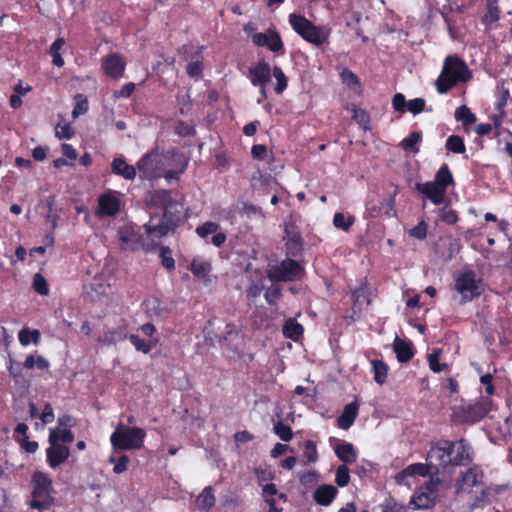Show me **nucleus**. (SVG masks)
I'll use <instances>...</instances> for the list:
<instances>
[{"label": "nucleus", "mask_w": 512, "mask_h": 512, "mask_svg": "<svg viewBox=\"0 0 512 512\" xmlns=\"http://www.w3.org/2000/svg\"><path fill=\"white\" fill-rule=\"evenodd\" d=\"M427 463H413L408 465L396 476L397 482H402L406 477H425L430 472H452L456 466H467L472 461L469 453V445L465 440L450 441L441 440L430 447L427 454Z\"/></svg>", "instance_id": "f257e3e1"}, {"label": "nucleus", "mask_w": 512, "mask_h": 512, "mask_svg": "<svg viewBox=\"0 0 512 512\" xmlns=\"http://www.w3.org/2000/svg\"><path fill=\"white\" fill-rule=\"evenodd\" d=\"M148 203L163 211L161 223L157 225L144 224L148 235H155L157 240L174 232L184 221L183 205L172 198L170 190L159 189L149 194Z\"/></svg>", "instance_id": "f03ea898"}, {"label": "nucleus", "mask_w": 512, "mask_h": 512, "mask_svg": "<svg viewBox=\"0 0 512 512\" xmlns=\"http://www.w3.org/2000/svg\"><path fill=\"white\" fill-rule=\"evenodd\" d=\"M472 79V72L466 62L458 55H449L444 59L442 70L435 86L439 94H446L460 83Z\"/></svg>", "instance_id": "7ed1b4c3"}, {"label": "nucleus", "mask_w": 512, "mask_h": 512, "mask_svg": "<svg viewBox=\"0 0 512 512\" xmlns=\"http://www.w3.org/2000/svg\"><path fill=\"white\" fill-rule=\"evenodd\" d=\"M455 185L454 177L448 164L443 163L435 174L434 181L417 183L415 189L425 195L434 205L444 202L449 186Z\"/></svg>", "instance_id": "20e7f679"}, {"label": "nucleus", "mask_w": 512, "mask_h": 512, "mask_svg": "<svg viewBox=\"0 0 512 512\" xmlns=\"http://www.w3.org/2000/svg\"><path fill=\"white\" fill-rule=\"evenodd\" d=\"M146 432L136 426L119 425L110 436L114 451L137 450L143 447Z\"/></svg>", "instance_id": "39448f33"}, {"label": "nucleus", "mask_w": 512, "mask_h": 512, "mask_svg": "<svg viewBox=\"0 0 512 512\" xmlns=\"http://www.w3.org/2000/svg\"><path fill=\"white\" fill-rule=\"evenodd\" d=\"M493 407L488 396H480L474 403L460 405L453 410L452 418L457 424H474L481 421Z\"/></svg>", "instance_id": "423d86ee"}, {"label": "nucleus", "mask_w": 512, "mask_h": 512, "mask_svg": "<svg viewBox=\"0 0 512 512\" xmlns=\"http://www.w3.org/2000/svg\"><path fill=\"white\" fill-rule=\"evenodd\" d=\"M289 24L300 37L315 46L323 45L329 38V29L314 25L301 14L291 13Z\"/></svg>", "instance_id": "0eeeda50"}, {"label": "nucleus", "mask_w": 512, "mask_h": 512, "mask_svg": "<svg viewBox=\"0 0 512 512\" xmlns=\"http://www.w3.org/2000/svg\"><path fill=\"white\" fill-rule=\"evenodd\" d=\"M32 500L30 506L33 509L43 511L53 504L51 496L52 481L50 477L43 472L36 471L32 476Z\"/></svg>", "instance_id": "6e6552de"}, {"label": "nucleus", "mask_w": 512, "mask_h": 512, "mask_svg": "<svg viewBox=\"0 0 512 512\" xmlns=\"http://www.w3.org/2000/svg\"><path fill=\"white\" fill-rule=\"evenodd\" d=\"M455 289L461 295V303L470 302L484 292L483 280L476 273L467 270L455 279Z\"/></svg>", "instance_id": "1a4fd4ad"}, {"label": "nucleus", "mask_w": 512, "mask_h": 512, "mask_svg": "<svg viewBox=\"0 0 512 512\" xmlns=\"http://www.w3.org/2000/svg\"><path fill=\"white\" fill-rule=\"evenodd\" d=\"M162 154L158 149L145 153L136 163L141 180L155 181L161 178V169L164 165Z\"/></svg>", "instance_id": "9d476101"}, {"label": "nucleus", "mask_w": 512, "mask_h": 512, "mask_svg": "<svg viewBox=\"0 0 512 512\" xmlns=\"http://www.w3.org/2000/svg\"><path fill=\"white\" fill-rule=\"evenodd\" d=\"M302 271L301 265L287 256L280 264L269 269L268 278L274 282L295 281L300 279Z\"/></svg>", "instance_id": "9b49d317"}, {"label": "nucleus", "mask_w": 512, "mask_h": 512, "mask_svg": "<svg viewBox=\"0 0 512 512\" xmlns=\"http://www.w3.org/2000/svg\"><path fill=\"white\" fill-rule=\"evenodd\" d=\"M146 235H142L134 232L133 230H121L119 233V238L124 245V249L130 250H138L143 249L145 251L152 250L156 247L157 241L154 239L155 235H148L145 231Z\"/></svg>", "instance_id": "f8f14e48"}, {"label": "nucleus", "mask_w": 512, "mask_h": 512, "mask_svg": "<svg viewBox=\"0 0 512 512\" xmlns=\"http://www.w3.org/2000/svg\"><path fill=\"white\" fill-rule=\"evenodd\" d=\"M252 42L257 47H267L271 52L284 55L285 47L280 34L275 29L258 32L252 35Z\"/></svg>", "instance_id": "ddd939ff"}, {"label": "nucleus", "mask_w": 512, "mask_h": 512, "mask_svg": "<svg viewBox=\"0 0 512 512\" xmlns=\"http://www.w3.org/2000/svg\"><path fill=\"white\" fill-rule=\"evenodd\" d=\"M50 446L46 449L47 463L51 468H56L64 463L70 456V450L67 446L56 442L54 434L49 435Z\"/></svg>", "instance_id": "4468645a"}, {"label": "nucleus", "mask_w": 512, "mask_h": 512, "mask_svg": "<svg viewBox=\"0 0 512 512\" xmlns=\"http://www.w3.org/2000/svg\"><path fill=\"white\" fill-rule=\"evenodd\" d=\"M101 67L108 77L119 79L124 74L126 61L121 54L112 53L102 60Z\"/></svg>", "instance_id": "2eb2a0df"}, {"label": "nucleus", "mask_w": 512, "mask_h": 512, "mask_svg": "<svg viewBox=\"0 0 512 512\" xmlns=\"http://www.w3.org/2000/svg\"><path fill=\"white\" fill-rule=\"evenodd\" d=\"M121 207V201L116 196L115 192L103 193L98 198L97 215L101 217H113L119 211Z\"/></svg>", "instance_id": "dca6fc26"}, {"label": "nucleus", "mask_w": 512, "mask_h": 512, "mask_svg": "<svg viewBox=\"0 0 512 512\" xmlns=\"http://www.w3.org/2000/svg\"><path fill=\"white\" fill-rule=\"evenodd\" d=\"M273 68L264 59L259 60L254 67L249 69V79L253 86H268L271 81Z\"/></svg>", "instance_id": "f3484780"}, {"label": "nucleus", "mask_w": 512, "mask_h": 512, "mask_svg": "<svg viewBox=\"0 0 512 512\" xmlns=\"http://www.w3.org/2000/svg\"><path fill=\"white\" fill-rule=\"evenodd\" d=\"M360 404L358 398L346 404L342 410V413L336 419V426L342 430H348L355 422L359 414Z\"/></svg>", "instance_id": "a211bd4d"}, {"label": "nucleus", "mask_w": 512, "mask_h": 512, "mask_svg": "<svg viewBox=\"0 0 512 512\" xmlns=\"http://www.w3.org/2000/svg\"><path fill=\"white\" fill-rule=\"evenodd\" d=\"M338 488L331 484H321L313 492V500L320 506H330L338 496Z\"/></svg>", "instance_id": "6ab92c4d"}, {"label": "nucleus", "mask_w": 512, "mask_h": 512, "mask_svg": "<svg viewBox=\"0 0 512 512\" xmlns=\"http://www.w3.org/2000/svg\"><path fill=\"white\" fill-rule=\"evenodd\" d=\"M24 369L25 368L21 362L9 357L7 361V371L9 376L13 379L15 385L28 389L30 386V379L26 377Z\"/></svg>", "instance_id": "aec40b11"}, {"label": "nucleus", "mask_w": 512, "mask_h": 512, "mask_svg": "<svg viewBox=\"0 0 512 512\" xmlns=\"http://www.w3.org/2000/svg\"><path fill=\"white\" fill-rule=\"evenodd\" d=\"M163 160H166L165 165L179 171H185L188 166V158L178 147H171L166 152L162 153Z\"/></svg>", "instance_id": "412c9836"}, {"label": "nucleus", "mask_w": 512, "mask_h": 512, "mask_svg": "<svg viewBox=\"0 0 512 512\" xmlns=\"http://www.w3.org/2000/svg\"><path fill=\"white\" fill-rule=\"evenodd\" d=\"M334 452L337 458L343 462L342 465L353 464L357 460L358 452L354 445L344 440L339 441L334 446Z\"/></svg>", "instance_id": "4be33fe9"}, {"label": "nucleus", "mask_w": 512, "mask_h": 512, "mask_svg": "<svg viewBox=\"0 0 512 512\" xmlns=\"http://www.w3.org/2000/svg\"><path fill=\"white\" fill-rule=\"evenodd\" d=\"M111 171L117 176L123 177L125 180H134L137 168L129 165L123 157L114 158L111 163Z\"/></svg>", "instance_id": "5701e85b"}, {"label": "nucleus", "mask_w": 512, "mask_h": 512, "mask_svg": "<svg viewBox=\"0 0 512 512\" xmlns=\"http://www.w3.org/2000/svg\"><path fill=\"white\" fill-rule=\"evenodd\" d=\"M393 350L396 358L400 363H407L414 357V350L412 343L399 337H396L393 342Z\"/></svg>", "instance_id": "b1692460"}, {"label": "nucleus", "mask_w": 512, "mask_h": 512, "mask_svg": "<svg viewBox=\"0 0 512 512\" xmlns=\"http://www.w3.org/2000/svg\"><path fill=\"white\" fill-rule=\"evenodd\" d=\"M189 270L193 276L197 279H202L205 282H209V273L212 270L211 262L200 258H194L190 265Z\"/></svg>", "instance_id": "393cba45"}, {"label": "nucleus", "mask_w": 512, "mask_h": 512, "mask_svg": "<svg viewBox=\"0 0 512 512\" xmlns=\"http://www.w3.org/2000/svg\"><path fill=\"white\" fill-rule=\"evenodd\" d=\"M437 499L421 490H416L411 497L410 505L413 509L427 510L435 506Z\"/></svg>", "instance_id": "a878e982"}, {"label": "nucleus", "mask_w": 512, "mask_h": 512, "mask_svg": "<svg viewBox=\"0 0 512 512\" xmlns=\"http://www.w3.org/2000/svg\"><path fill=\"white\" fill-rule=\"evenodd\" d=\"M480 476L481 475H479L476 467L467 469V471L462 474L461 480L456 485L457 493L469 491L474 486L478 485Z\"/></svg>", "instance_id": "bb28decb"}, {"label": "nucleus", "mask_w": 512, "mask_h": 512, "mask_svg": "<svg viewBox=\"0 0 512 512\" xmlns=\"http://www.w3.org/2000/svg\"><path fill=\"white\" fill-rule=\"evenodd\" d=\"M500 13L498 0H486V13L481 18L482 24L490 28L500 19Z\"/></svg>", "instance_id": "cd10ccee"}, {"label": "nucleus", "mask_w": 512, "mask_h": 512, "mask_svg": "<svg viewBox=\"0 0 512 512\" xmlns=\"http://www.w3.org/2000/svg\"><path fill=\"white\" fill-rule=\"evenodd\" d=\"M347 110L352 112V119L365 131L370 130V115L369 113L361 108H358L355 104L350 103L346 107Z\"/></svg>", "instance_id": "c85d7f7f"}, {"label": "nucleus", "mask_w": 512, "mask_h": 512, "mask_svg": "<svg viewBox=\"0 0 512 512\" xmlns=\"http://www.w3.org/2000/svg\"><path fill=\"white\" fill-rule=\"evenodd\" d=\"M388 371L389 367L383 360L374 359L371 361V372L377 384L383 385L386 382Z\"/></svg>", "instance_id": "c756f323"}, {"label": "nucleus", "mask_w": 512, "mask_h": 512, "mask_svg": "<svg viewBox=\"0 0 512 512\" xmlns=\"http://www.w3.org/2000/svg\"><path fill=\"white\" fill-rule=\"evenodd\" d=\"M341 82L350 90L361 92V82L359 77L350 69L342 68L339 73Z\"/></svg>", "instance_id": "7c9ffc66"}, {"label": "nucleus", "mask_w": 512, "mask_h": 512, "mask_svg": "<svg viewBox=\"0 0 512 512\" xmlns=\"http://www.w3.org/2000/svg\"><path fill=\"white\" fill-rule=\"evenodd\" d=\"M215 496L211 486L205 487L197 497L196 504L200 510L209 511L215 505Z\"/></svg>", "instance_id": "2f4dec72"}, {"label": "nucleus", "mask_w": 512, "mask_h": 512, "mask_svg": "<svg viewBox=\"0 0 512 512\" xmlns=\"http://www.w3.org/2000/svg\"><path fill=\"white\" fill-rule=\"evenodd\" d=\"M66 41L64 38L59 37L57 38L50 46L49 48V54L52 57V63L56 67H63L65 64V61L61 55V50L65 46Z\"/></svg>", "instance_id": "473e14b6"}, {"label": "nucleus", "mask_w": 512, "mask_h": 512, "mask_svg": "<svg viewBox=\"0 0 512 512\" xmlns=\"http://www.w3.org/2000/svg\"><path fill=\"white\" fill-rule=\"evenodd\" d=\"M303 332V326L299 324L295 319L290 318L284 324L283 334L289 339L296 341L303 334Z\"/></svg>", "instance_id": "72a5a7b5"}, {"label": "nucleus", "mask_w": 512, "mask_h": 512, "mask_svg": "<svg viewBox=\"0 0 512 512\" xmlns=\"http://www.w3.org/2000/svg\"><path fill=\"white\" fill-rule=\"evenodd\" d=\"M128 339L137 351H140L144 354H148L151 351V349L155 347L158 343V339L156 338L150 339L147 342L135 334L129 335Z\"/></svg>", "instance_id": "f704fd0d"}, {"label": "nucleus", "mask_w": 512, "mask_h": 512, "mask_svg": "<svg viewBox=\"0 0 512 512\" xmlns=\"http://www.w3.org/2000/svg\"><path fill=\"white\" fill-rule=\"evenodd\" d=\"M445 148L447 151L455 154H464L466 152V146L464 140L459 135H450L446 139Z\"/></svg>", "instance_id": "c9c22d12"}, {"label": "nucleus", "mask_w": 512, "mask_h": 512, "mask_svg": "<svg viewBox=\"0 0 512 512\" xmlns=\"http://www.w3.org/2000/svg\"><path fill=\"white\" fill-rule=\"evenodd\" d=\"M22 365L25 369L28 370L34 369L35 367L39 370H46L50 366L48 360L45 359L42 355H38L36 357L33 354L27 355Z\"/></svg>", "instance_id": "e433bc0d"}, {"label": "nucleus", "mask_w": 512, "mask_h": 512, "mask_svg": "<svg viewBox=\"0 0 512 512\" xmlns=\"http://www.w3.org/2000/svg\"><path fill=\"white\" fill-rule=\"evenodd\" d=\"M18 339L22 346H27L30 342L37 345L40 342L41 334L37 329L30 330L29 328H23L18 333Z\"/></svg>", "instance_id": "4c0bfd02"}, {"label": "nucleus", "mask_w": 512, "mask_h": 512, "mask_svg": "<svg viewBox=\"0 0 512 512\" xmlns=\"http://www.w3.org/2000/svg\"><path fill=\"white\" fill-rule=\"evenodd\" d=\"M355 216L354 215H348L347 217L341 213L337 212L334 214L333 217V225L337 229H341L345 232H348L351 228V226L355 223Z\"/></svg>", "instance_id": "58836bf2"}, {"label": "nucleus", "mask_w": 512, "mask_h": 512, "mask_svg": "<svg viewBox=\"0 0 512 512\" xmlns=\"http://www.w3.org/2000/svg\"><path fill=\"white\" fill-rule=\"evenodd\" d=\"M454 117L457 121L462 122L464 126H468L476 122V115L465 105L456 109Z\"/></svg>", "instance_id": "ea45409f"}, {"label": "nucleus", "mask_w": 512, "mask_h": 512, "mask_svg": "<svg viewBox=\"0 0 512 512\" xmlns=\"http://www.w3.org/2000/svg\"><path fill=\"white\" fill-rule=\"evenodd\" d=\"M272 75L274 76V78L276 79V82H277L276 86L274 88L275 93L278 95H281L287 89L288 78L284 74L282 68L279 66L273 67Z\"/></svg>", "instance_id": "a19ab883"}, {"label": "nucleus", "mask_w": 512, "mask_h": 512, "mask_svg": "<svg viewBox=\"0 0 512 512\" xmlns=\"http://www.w3.org/2000/svg\"><path fill=\"white\" fill-rule=\"evenodd\" d=\"M422 136L420 132H411L406 138L402 140V147L409 152L417 153L419 151L418 143L421 141Z\"/></svg>", "instance_id": "79ce46f5"}, {"label": "nucleus", "mask_w": 512, "mask_h": 512, "mask_svg": "<svg viewBox=\"0 0 512 512\" xmlns=\"http://www.w3.org/2000/svg\"><path fill=\"white\" fill-rule=\"evenodd\" d=\"M353 303L355 306H362L363 304L369 305L370 298L368 288L365 285H362L356 289H354L351 293Z\"/></svg>", "instance_id": "37998d69"}, {"label": "nucleus", "mask_w": 512, "mask_h": 512, "mask_svg": "<svg viewBox=\"0 0 512 512\" xmlns=\"http://www.w3.org/2000/svg\"><path fill=\"white\" fill-rule=\"evenodd\" d=\"M75 105L72 110V117L76 119L82 114H85L89 109V104L86 96L83 94H77L75 97Z\"/></svg>", "instance_id": "c03bdc74"}, {"label": "nucleus", "mask_w": 512, "mask_h": 512, "mask_svg": "<svg viewBox=\"0 0 512 512\" xmlns=\"http://www.w3.org/2000/svg\"><path fill=\"white\" fill-rule=\"evenodd\" d=\"M350 482L348 465H339L335 471V483L338 487H346Z\"/></svg>", "instance_id": "a18cd8bd"}, {"label": "nucleus", "mask_w": 512, "mask_h": 512, "mask_svg": "<svg viewBox=\"0 0 512 512\" xmlns=\"http://www.w3.org/2000/svg\"><path fill=\"white\" fill-rule=\"evenodd\" d=\"M303 457L306 463H315L318 460L317 445L313 440H307L304 443Z\"/></svg>", "instance_id": "49530a36"}, {"label": "nucleus", "mask_w": 512, "mask_h": 512, "mask_svg": "<svg viewBox=\"0 0 512 512\" xmlns=\"http://www.w3.org/2000/svg\"><path fill=\"white\" fill-rule=\"evenodd\" d=\"M52 434L56 437L57 443L70 444L74 441V434L70 429L57 427L56 429H50L49 435Z\"/></svg>", "instance_id": "de8ad7c7"}, {"label": "nucleus", "mask_w": 512, "mask_h": 512, "mask_svg": "<svg viewBox=\"0 0 512 512\" xmlns=\"http://www.w3.org/2000/svg\"><path fill=\"white\" fill-rule=\"evenodd\" d=\"M161 265L167 269L168 271H173L175 269V260L172 257V251L168 246L160 247Z\"/></svg>", "instance_id": "09e8293b"}, {"label": "nucleus", "mask_w": 512, "mask_h": 512, "mask_svg": "<svg viewBox=\"0 0 512 512\" xmlns=\"http://www.w3.org/2000/svg\"><path fill=\"white\" fill-rule=\"evenodd\" d=\"M273 431L282 441L289 442L293 438L291 427L282 421L274 424Z\"/></svg>", "instance_id": "8fccbe9b"}, {"label": "nucleus", "mask_w": 512, "mask_h": 512, "mask_svg": "<svg viewBox=\"0 0 512 512\" xmlns=\"http://www.w3.org/2000/svg\"><path fill=\"white\" fill-rule=\"evenodd\" d=\"M285 251L288 257H298L303 252V239L286 240Z\"/></svg>", "instance_id": "3c124183"}, {"label": "nucleus", "mask_w": 512, "mask_h": 512, "mask_svg": "<svg viewBox=\"0 0 512 512\" xmlns=\"http://www.w3.org/2000/svg\"><path fill=\"white\" fill-rule=\"evenodd\" d=\"M32 287L38 294L42 296H47L49 294V285L45 277L40 273H36L34 275Z\"/></svg>", "instance_id": "603ef678"}, {"label": "nucleus", "mask_w": 512, "mask_h": 512, "mask_svg": "<svg viewBox=\"0 0 512 512\" xmlns=\"http://www.w3.org/2000/svg\"><path fill=\"white\" fill-rule=\"evenodd\" d=\"M130 461V458L127 455H121L118 459H116L114 456H110L108 462L113 463V472L115 474H121L125 472L128 469V463Z\"/></svg>", "instance_id": "864d4df0"}, {"label": "nucleus", "mask_w": 512, "mask_h": 512, "mask_svg": "<svg viewBox=\"0 0 512 512\" xmlns=\"http://www.w3.org/2000/svg\"><path fill=\"white\" fill-rule=\"evenodd\" d=\"M219 229V225L212 221H207L196 228V234L205 239L210 234H215Z\"/></svg>", "instance_id": "5fc2aeb1"}, {"label": "nucleus", "mask_w": 512, "mask_h": 512, "mask_svg": "<svg viewBox=\"0 0 512 512\" xmlns=\"http://www.w3.org/2000/svg\"><path fill=\"white\" fill-rule=\"evenodd\" d=\"M125 338V335L122 330H110L103 334V336L99 339V341L111 345L115 344L119 340H123Z\"/></svg>", "instance_id": "6e6d98bb"}, {"label": "nucleus", "mask_w": 512, "mask_h": 512, "mask_svg": "<svg viewBox=\"0 0 512 512\" xmlns=\"http://www.w3.org/2000/svg\"><path fill=\"white\" fill-rule=\"evenodd\" d=\"M428 364H429V368L434 373H440V372L448 369V364L440 363L439 353L437 351L431 353L428 356Z\"/></svg>", "instance_id": "4d7b16f0"}, {"label": "nucleus", "mask_w": 512, "mask_h": 512, "mask_svg": "<svg viewBox=\"0 0 512 512\" xmlns=\"http://www.w3.org/2000/svg\"><path fill=\"white\" fill-rule=\"evenodd\" d=\"M282 290L278 285H271L267 288L264 297L268 304L274 305L281 298Z\"/></svg>", "instance_id": "13d9d810"}, {"label": "nucleus", "mask_w": 512, "mask_h": 512, "mask_svg": "<svg viewBox=\"0 0 512 512\" xmlns=\"http://www.w3.org/2000/svg\"><path fill=\"white\" fill-rule=\"evenodd\" d=\"M440 483H441V480L438 477L434 478L433 476H431L430 479L423 486H421L419 488V490H421L431 496H434L437 499V497H438L437 487Z\"/></svg>", "instance_id": "bf43d9fd"}, {"label": "nucleus", "mask_w": 512, "mask_h": 512, "mask_svg": "<svg viewBox=\"0 0 512 512\" xmlns=\"http://www.w3.org/2000/svg\"><path fill=\"white\" fill-rule=\"evenodd\" d=\"M510 98V92L507 88H502L499 92L497 100L495 102V110L499 113H506L505 107L507 106L508 99Z\"/></svg>", "instance_id": "052dcab7"}, {"label": "nucleus", "mask_w": 512, "mask_h": 512, "mask_svg": "<svg viewBox=\"0 0 512 512\" xmlns=\"http://www.w3.org/2000/svg\"><path fill=\"white\" fill-rule=\"evenodd\" d=\"M428 226L424 220H421L415 227L409 230V235L418 240H424L427 237Z\"/></svg>", "instance_id": "680f3d73"}, {"label": "nucleus", "mask_w": 512, "mask_h": 512, "mask_svg": "<svg viewBox=\"0 0 512 512\" xmlns=\"http://www.w3.org/2000/svg\"><path fill=\"white\" fill-rule=\"evenodd\" d=\"M381 508V512H407L406 507L396 502L393 498L386 499Z\"/></svg>", "instance_id": "e2e57ef3"}, {"label": "nucleus", "mask_w": 512, "mask_h": 512, "mask_svg": "<svg viewBox=\"0 0 512 512\" xmlns=\"http://www.w3.org/2000/svg\"><path fill=\"white\" fill-rule=\"evenodd\" d=\"M55 134L59 139L69 140L73 137L74 132L70 123L58 124L55 128Z\"/></svg>", "instance_id": "0e129e2a"}, {"label": "nucleus", "mask_w": 512, "mask_h": 512, "mask_svg": "<svg viewBox=\"0 0 512 512\" xmlns=\"http://www.w3.org/2000/svg\"><path fill=\"white\" fill-rule=\"evenodd\" d=\"M254 473L257 477L259 486L264 485L263 483L269 480H272L275 477V473L267 470L266 468H263L261 466L256 467L254 469Z\"/></svg>", "instance_id": "69168bd1"}, {"label": "nucleus", "mask_w": 512, "mask_h": 512, "mask_svg": "<svg viewBox=\"0 0 512 512\" xmlns=\"http://www.w3.org/2000/svg\"><path fill=\"white\" fill-rule=\"evenodd\" d=\"M425 100L423 98H414L407 102V110L416 115L421 113L425 109Z\"/></svg>", "instance_id": "338daca9"}, {"label": "nucleus", "mask_w": 512, "mask_h": 512, "mask_svg": "<svg viewBox=\"0 0 512 512\" xmlns=\"http://www.w3.org/2000/svg\"><path fill=\"white\" fill-rule=\"evenodd\" d=\"M184 171H179V169H174V168H171V167H167L165 164L163 165L162 169H161V178H165V180L167 182H170L171 180L175 179V180H178L180 175L183 173Z\"/></svg>", "instance_id": "774afa93"}]
</instances>
